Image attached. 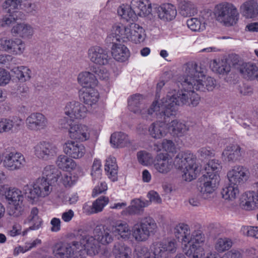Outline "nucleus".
<instances>
[{
	"mask_svg": "<svg viewBox=\"0 0 258 258\" xmlns=\"http://www.w3.org/2000/svg\"><path fill=\"white\" fill-rule=\"evenodd\" d=\"M184 74L181 79L182 89L176 94H167L164 100L165 112L172 114L178 106L186 105L196 106L199 103L200 97L195 92L196 91H212L216 85V80L211 77H206L204 70L196 63L189 62L183 67Z\"/></svg>",
	"mask_w": 258,
	"mask_h": 258,
	"instance_id": "obj_1",
	"label": "nucleus"
},
{
	"mask_svg": "<svg viewBox=\"0 0 258 258\" xmlns=\"http://www.w3.org/2000/svg\"><path fill=\"white\" fill-rule=\"evenodd\" d=\"M196 160L195 156L189 152L179 153L176 156L175 165L183 170L182 177L185 180L190 181L196 178L199 173Z\"/></svg>",
	"mask_w": 258,
	"mask_h": 258,
	"instance_id": "obj_2",
	"label": "nucleus"
},
{
	"mask_svg": "<svg viewBox=\"0 0 258 258\" xmlns=\"http://www.w3.org/2000/svg\"><path fill=\"white\" fill-rule=\"evenodd\" d=\"M157 225L155 220L148 216L141 219L135 223L132 228V236L136 241L144 242L155 234Z\"/></svg>",
	"mask_w": 258,
	"mask_h": 258,
	"instance_id": "obj_3",
	"label": "nucleus"
},
{
	"mask_svg": "<svg viewBox=\"0 0 258 258\" xmlns=\"http://www.w3.org/2000/svg\"><path fill=\"white\" fill-rule=\"evenodd\" d=\"M216 20L226 26L235 25L239 19V14L236 7L231 3H222L215 8Z\"/></svg>",
	"mask_w": 258,
	"mask_h": 258,
	"instance_id": "obj_4",
	"label": "nucleus"
},
{
	"mask_svg": "<svg viewBox=\"0 0 258 258\" xmlns=\"http://www.w3.org/2000/svg\"><path fill=\"white\" fill-rule=\"evenodd\" d=\"M51 184L44 177H40L33 183L25 185L23 191L28 199L34 201L40 197L47 196L51 190Z\"/></svg>",
	"mask_w": 258,
	"mask_h": 258,
	"instance_id": "obj_5",
	"label": "nucleus"
},
{
	"mask_svg": "<svg viewBox=\"0 0 258 258\" xmlns=\"http://www.w3.org/2000/svg\"><path fill=\"white\" fill-rule=\"evenodd\" d=\"M205 236L200 231H195L189 235V241L184 244V251L188 258H202L205 254L201 244L205 241Z\"/></svg>",
	"mask_w": 258,
	"mask_h": 258,
	"instance_id": "obj_6",
	"label": "nucleus"
},
{
	"mask_svg": "<svg viewBox=\"0 0 258 258\" xmlns=\"http://www.w3.org/2000/svg\"><path fill=\"white\" fill-rule=\"evenodd\" d=\"M78 241L71 243L59 242L52 247L54 255L57 258H85L83 250H78Z\"/></svg>",
	"mask_w": 258,
	"mask_h": 258,
	"instance_id": "obj_7",
	"label": "nucleus"
},
{
	"mask_svg": "<svg viewBox=\"0 0 258 258\" xmlns=\"http://www.w3.org/2000/svg\"><path fill=\"white\" fill-rule=\"evenodd\" d=\"M167 98V95L161 100V102L160 104V107H159L161 112L157 114V118L160 119V120L152 123L148 128L150 135L151 137L156 139H161L166 135L167 126L166 122L167 121V119L171 116L175 115L177 110L178 107L174 113L171 115L167 114L165 112L166 107L163 105V102L164 100Z\"/></svg>",
	"mask_w": 258,
	"mask_h": 258,
	"instance_id": "obj_8",
	"label": "nucleus"
},
{
	"mask_svg": "<svg viewBox=\"0 0 258 258\" xmlns=\"http://www.w3.org/2000/svg\"><path fill=\"white\" fill-rule=\"evenodd\" d=\"M94 237L89 235L86 231L79 230L76 235L77 240H79L77 247H80L78 250H83L84 254L86 252L91 255L97 254L100 249V244Z\"/></svg>",
	"mask_w": 258,
	"mask_h": 258,
	"instance_id": "obj_9",
	"label": "nucleus"
},
{
	"mask_svg": "<svg viewBox=\"0 0 258 258\" xmlns=\"http://www.w3.org/2000/svg\"><path fill=\"white\" fill-rule=\"evenodd\" d=\"M128 106L131 111L136 114H141L142 117L145 118H147L149 115H151L160 107L158 105L157 101H154L150 108H145L144 97L140 94L133 95L128 99Z\"/></svg>",
	"mask_w": 258,
	"mask_h": 258,
	"instance_id": "obj_10",
	"label": "nucleus"
},
{
	"mask_svg": "<svg viewBox=\"0 0 258 258\" xmlns=\"http://www.w3.org/2000/svg\"><path fill=\"white\" fill-rule=\"evenodd\" d=\"M177 248V243L174 239L168 241L155 242L151 246L152 258H168L169 253H174Z\"/></svg>",
	"mask_w": 258,
	"mask_h": 258,
	"instance_id": "obj_11",
	"label": "nucleus"
},
{
	"mask_svg": "<svg viewBox=\"0 0 258 258\" xmlns=\"http://www.w3.org/2000/svg\"><path fill=\"white\" fill-rule=\"evenodd\" d=\"M87 55L90 61L97 66H106L111 59L108 51L99 46L90 47Z\"/></svg>",
	"mask_w": 258,
	"mask_h": 258,
	"instance_id": "obj_12",
	"label": "nucleus"
},
{
	"mask_svg": "<svg viewBox=\"0 0 258 258\" xmlns=\"http://www.w3.org/2000/svg\"><path fill=\"white\" fill-rule=\"evenodd\" d=\"M26 126L30 131L37 132L45 130L48 124L46 117L42 113L33 112L26 119Z\"/></svg>",
	"mask_w": 258,
	"mask_h": 258,
	"instance_id": "obj_13",
	"label": "nucleus"
},
{
	"mask_svg": "<svg viewBox=\"0 0 258 258\" xmlns=\"http://www.w3.org/2000/svg\"><path fill=\"white\" fill-rule=\"evenodd\" d=\"M219 181L220 177L218 174L208 173L203 175L199 190L204 198H207L209 194L215 191Z\"/></svg>",
	"mask_w": 258,
	"mask_h": 258,
	"instance_id": "obj_14",
	"label": "nucleus"
},
{
	"mask_svg": "<svg viewBox=\"0 0 258 258\" xmlns=\"http://www.w3.org/2000/svg\"><path fill=\"white\" fill-rule=\"evenodd\" d=\"M87 109L83 104L76 101L68 102L64 108V113L71 119H81L87 114Z\"/></svg>",
	"mask_w": 258,
	"mask_h": 258,
	"instance_id": "obj_15",
	"label": "nucleus"
},
{
	"mask_svg": "<svg viewBox=\"0 0 258 258\" xmlns=\"http://www.w3.org/2000/svg\"><path fill=\"white\" fill-rule=\"evenodd\" d=\"M227 177L231 184L238 186L248 180L249 177V171L244 166H235L228 172Z\"/></svg>",
	"mask_w": 258,
	"mask_h": 258,
	"instance_id": "obj_16",
	"label": "nucleus"
},
{
	"mask_svg": "<svg viewBox=\"0 0 258 258\" xmlns=\"http://www.w3.org/2000/svg\"><path fill=\"white\" fill-rule=\"evenodd\" d=\"M25 163V158L22 153L11 152L5 156L3 164L9 170H16L23 167Z\"/></svg>",
	"mask_w": 258,
	"mask_h": 258,
	"instance_id": "obj_17",
	"label": "nucleus"
},
{
	"mask_svg": "<svg viewBox=\"0 0 258 258\" xmlns=\"http://www.w3.org/2000/svg\"><path fill=\"white\" fill-rule=\"evenodd\" d=\"M129 26H125L122 24H115L111 29V33L108 35L106 41L108 43H114L127 41Z\"/></svg>",
	"mask_w": 258,
	"mask_h": 258,
	"instance_id": "obj_18",
	"label": "nucleus"
},
{
	"mask_svg": "<svg viewBox=\"0 0 258 258\" xmlns=\"http://www.w3.org/2000/svg\"><path fill=\"white\" fill-rule=\"evenodd\" d=\"M34 152L38 158L47 160L56 155L57 148L48 142H40L34 147Z\"/></svg>",
	"mask_w": 258,
	"mask_h": 258,
	"instance_id": "obj_19",
	"label": "nucleus"
},
{
	"mask_svg": "<svg viewBox=\"0 0 258 258\" xmlns=\"http://www.w3.org/2000/svg\"><path fill=\"white\" fill-rule=\"evenodd\" d=\"M93 233L98 242L102 244L111 243L114 240L113 228L105 225H97L93 230Z\"/></svg>",
	"mask_w": 258,
	"mask_h": 258,
	"instance_id": "obj_20",
	"label": "nucleus"
},
{
	"mask_svg": "<svg viewBox=\"0 0 258 258\" xmlns=\"http://www.w3.org/2000/svg\"><path fill=\"white\" fill-rule=\"evenodd\" d=\"M25 49V44L19 39H7L2 38L0 39V50L12 52L15 54H22Z\"/></svg>",
	"mask_w": 258,
	"mask_h": 258,
	"instance_id": "obj_21",
	"label": "nucleus"
},
{
	"mask_svg": "<svg viewBox=\"0 0 258 258\" xmlns=\"http://www.w3.org/2000/svg\"><path fill=\"white\" fill-rule=\"evenodd\" d=\"M64 153L68 156L80 159L84 156L86 153L84 146L73 141H68L63 145Z\"/></svg>",
	"mask_w": 258,
	"mask_h": 258,
	"instance_id": "obj_22",
	"label": "nucleus"
},
{
	"mask_svg": "<svg viewBox=\"0 0 258 258\" xmlns=\"http://www.w3.org/2000/svg\"><path fill=\"white\" fill-rule=\"evenodd\" d=\"M154 167L158 172L167 174L173 168L172 159L167 154L160 153L156 157Z\"/></svg>",
	"mask_w": 258,
	"mask_h": 258,
	"instance_id": "obj_23",
	"label": "nucleus"
},
{
	"mask_svg": "<svg viewBox=\"0 0 258 258\" xmlns=\"http://www.w3.org/2000/svg\"><path fill=\"white\" fill-rule=\"evenodd\" d=\"M69 136L71 139L85 141L90 138L88 127L82 124H74L69 128Z\"/></svg>",
	"mask_w": 258,
	"mask_h": 258,
	"instance_id": "obj_24",
	"label": "nucleus"
},
{
	"mask_svg": "<svg viewBox=\"0 0 258 258\" xmlns=\"http://www.w3.org/2000/svg\"><path fill=\"white\" fill-rule=\"evenodd\" d=\"M240 205L245 210H251L258 208V196L253 191L244 193L240 198Z\"/></svg>",
	"mask_w": 258,
	"mask_h": 258,
	"instance_id": "obj_25",
	"label": "nucleus"
},
{
	"mask_svg": "<svg viewBox=\"0 0 258 258\" xmlns=\"http://www.w3.org/2000/svg\"><path fill=\"white\" fill-rule=\"evenodd\" d=\"M158 18L164 21L173 20L177 14L175 7L170 4H165L156 8Z\"/></svg>",
	"mask_w": 258,
	"mask_h": 258,
	"instance_id": "obj_26",
	"label": "nucleus"
},
{
	"mask_svg": "<svg viewBox=\"0 0 258 258\" xmlns=\"http://www.w3.org/2000/svg\"><path fill=\"white\" fill-rule=\"evenodd\" d=\"M241 152V148L239 145L232 144L226 146L222 153V156L226 161L235 162L240 159Z\"/></svg>",
	"mask_w": 258,
	"mask_h": 258,
	"instance_id": "obj_27",
	"label": "nucleus"
},
{
	"mask_svg": "<svg viewBox=\"0 0 258 258\" xmlns=\"http://www.w3.org/2000/svg\"><path fill=\"white\" fill-rule=\"evenodd\" d=\"M240 12L246 18H254L258 15V3L255 0H248L242 4Z\"/></svg>",
	"mask_w": 258,
	"mask_h": 258,
	"instance_id": "obj_28",
	"label": "nucleus"
},
{
	"mask_svg": "<svg viewBox=\"0 0 258 258\" xmlns=\"http://www.w3.org/2000/svg\"><path fill=\"white\" fill-rule=\"evenodd\" d=\"M81 98L86 105L92 106L98 101L99 95L98 91L93 87L83 88L81 91Z\"/></svg>",
	"mask_w": 258,
	"mask_h": 258,
	"instance_id": "obj_29",
	"label": "nucleus"
},
{
	"mask_svg": "<svg viewBox=\"0 0 258 258\" xmlns=\"http://www.w3.org/2000/svg\"><path fill=\"white\" fill-rule=\"evenodd\" d=\"M131 5L136 15H148L152 11L151 3L149 0H132Z\"/></svg>",
	"mask_w": 258,
	"mask_h": 258,
	"instance_id": "obj_30",
	"label": "nucleus"
},
{
	"mask_svg": "<svg viewBox=\"0 0 258 258\" xmlns=\"http://www.w3.org/2000/svg\"><path fill=\"white\" fill-rule=\"evenodd\" d=\"M22 124V120L18 118L10 119L7 118H0V134L18 130Z\"/></svg>",
	"mask_w": 258,
	"mask_h": 258,
	"instance_id": "obj_31",
	"label": "nucleus"
},
{
	"mask_svg": "<svg viewBox=\"0 0 258 258\" xmlns=\"http://www.w3.org/2000/svg\"><path fill=\"white\" fill-rule=\"evenodd\" d=\"M144 30L139 24L132 23L129 25L127 41L135 43H140L144 40Z\"/></svg>",
	"mask_w": 258,
	"mask_h": 258,
	"instance_id": "obj_32",
	"label": "nucleus"
},
{
	"mask_svg": "<svg viewBox=\"0 0 258 258\" xmlns=\"http://www.w3.org/2000/svg\"><path fill=\"white\" fill-rule=\"evenodd\" d=\"M111 53L113 57L118 61H124L129 56V50L123 44L118 43H112Z\"/></svg>",
	"mask_w": 258,
	"mask_h": 258,
	"instance_id": "obj_33",
	"label": "nucleus"
},
{
	"mask_svg": "<svg viewBox=\"0 0 258 258\" xmlns=\"http://www.w3.org/2000/svg\"><path fill=\"white\" fill-rule=\"evenodd\" d=\"M240 72L246 79L250 80L256 79L257 81L258 67L253 63H243L240 68Z\"/></svg>",
	"mask_w": 258,
	"mask_h": 258,
	"instance_id": "obj_34",
	"label": "nucleus"
},
{
	"mask_svg": "<svg viewBox=\"0 0 258 258\" xmlns=\"http://www.w3.org/2000/svg\"><path fill=\"white\" fill-rule=\"evenodd\" d=\"M12 33L23 38H30L33 34V28L28 24L19 23L14 25Z\"/></svg>",
	"mask_w": 258,
	"mask_h": 258,
	"instance_id": "obj_35",
	"label": "nucleus"
},
{
	"mask_svg": "<svg viewBox=\"0 0 258 258\" xmlns=\"http://www.w3.org/2000/svg\"><path fill=\"white\" fill-rule=\"evenodd\" d=\"M110 142L115 148H123L131 144L128 136L122 132H115L110 137Z\"/></svg>",
	"mask_w": 258,
	"mask_h": 258,
	"instance_id": "obj_36",
	"label": "nucleus"
},
{
	"mask_svg": "<svg viewBox=\"0 0 258 258\" xmlns=\"http://www.w3.org/2000/svg\"><path fill=\"white\" fill-rule=\"evenodd\" d=\"M79 83L83 87L94 88L97 84V79L96 76L89 72H84L79 74L78 77Z\"/></svg>",
	"mask_w": 258,
	"mask_h": 258,
	"instance_id": "obj_37",
	"label": "nucleus"
},
{
	"mask_svg": "<svg viewBox=\"0 0 258 258\" xmlns=\"http://www.w3.org/2000/svg\"><path fill=\"white\" fill-rule=\"evenodd\" d=\"M105 171L108 177L112 181L117 180L118 166L116 159L113 157H109L106 160L105 164Z\"/></svg>",
	"mask_w": 258,
	"mask_h": 258,
	"instance_id": "obj_38",
	"label": "nucleus"
},
{
	"mask_svg": "<svg viewBox=\"0 0 258 258\" xmlns=\"http://www.w3.org/2000/svg\"><path fill=\"white\" fill-rule=\"evenodd\" d=\"M174 233L175 237L181 239L182 243L189 241L190 230L188 225L183 223L177 224L174 229Z\"/></svg>",
	"mask_w": 258,
	"mask_h": 258,
	"instance_id": "obj_39",
	"label": "nucleus"
},
{
	"mask_svg": "<svg viewBox=\"0 0 258 258\" xmlns=\"http://www.w3.org/2000/svg\"><path fill=\"white\" fill-rule=\"evenodd\" d=\"M43 177L50 184L57 181L61 175V172L53 165L46 166L43 171Z\"/></svg>",
	"mask_w": 258,
	"mask_h": 258,
	"instance_id": "obj_40",
	"label": "nucleus"
},
{
	"mask_svg": "<svg viewBox=\"0 0 258 258\" xmlns=\"http://www.w3.org/2000/svg\"><path fill=\"white\" fill-rule=\"evenodd\" d=\"M168 128L172 135L177 137L183 136L188 130L184 123L177 120H172L169 123Z\"/></svg>",
	"mask_w": 258,
	"mask_h": 258,
	"instance_id": "obj_41",
	"label": "nucleus"
},
{
	"mask_svg": "<svg viewBox=\"0 0 258 258\" xmlns=\"http://www.w3.org/2000/svg\"><path fill=\"white\" fill-rule=\"evenodd\" d=\"M112 253L114 258H132V249L124 244H115Z\"/></svg>",
	"mask_w": 258,
	"mask_h": 258,
	"instance_id": "obj_42",
	"label": "nucleus"
},
{
	"mask_svg": "<svg viewBox=\"0 0 258 258\" xmlns=\"http://www.w3.org/2000/svg\"><path fill=\"white\" fill-rule=\"evenodd\" d=\"M150 205L148 201H141L140 199H135L132 201V205L126 209L127 213L130 215L139 214L143 211V209Z\"/></svg>",
	"mask_w": 258,
	"mask_h": 258,
	"instance_id": "obj_43",
	"label": "nucleus"
},
{
	"mask_svg": "<svg viewBox=\"0 0 258 258\" xmlns=\"http://www.w3.org/2000/svg\"><path fill=\"white\" fill-rule=\"evenodd\" d=\"M6 199L9 204L23 202V196L22 191L16 188H9L5 192Z\"/></svg>",
	"mask_w": 258,
	"mask_h": 258,
	"instance_id": "obj_44",
	"label": "nucleus"
},
{
	"mask_svg": "<svg viewBox=\"0 0 258 258\" xmlns=\"http://www.w3.org/2000/svg\"><path fill=\"white\" fill-rule=\"evenodd\" d=\"M239 193L238 186L231 184L229 182L228 186L223 187L221 191L223 198L226 200L233 201L235 199Z\"/></svg>",
	"mask_w": 258,
	"mask_h": 258,
	"instance_id": "obj_45",
	"label": "nucleus"
},
{
	"mask_svg": "<svg viewBox=\"0 0 258 258\" xmlns=\"http://www.w3.org/2000/svg\"><path fill=\"white\" fill-rule=\"evenodd\" d=\"M179 13L183 17H189L197 13L195 5L190 1H182L179 4Z\"/></svg>",
	"mask_w": 258,
	"mask_h": 258,
	"instance_id": "obj_46",
	"label": "nucleus"
},
{
	"mask_svg": "<svg viewBox=\"0 0 258 258\" xmlns=\"http://www.w3.org/2000/svg\"><path fill=\"white\" fill-rule=\"evenodd\" d=\"M57 166L63 170H70L74 169L76 166L75 162L71 158L65 155H60L56 160Z\"/></svg>",
	"mask_w": 258,
	"mask_h": 258,
	"instance_id": "obj_47",
	"label": "nucleus"
},
{
	"mask_svg": "<svg viewBox=\"0 0 258 258\" xmlns=\"http://www.w3.org/2000/svg\"><path fill=\"white\" fill-rule=\"evenodd\" d=\"M112 228H113L114 231L117 233L123 238H128L130 235L131 230L129 228L128 225L125 222L118 221L113 225Z\"/></svg>",
	"mask_w": 258,
	"mask_h": 258,
	"instance_id": "obj_48",
	"label": "nucleus"
},
{
	"mask_svg": "<svg viewBox=\"0 0 258 258\" xmlns=\"http://www.w3.org/2000/svg\"><path fill=\"white\" fill-rule=\"evenodd\" d=\"M211 67L214 72L220 74H227L230 71V66L225 60H214Z\"/></svg>",
	"mask_w": 258,
	"mask_h": 258,
	"instance_id": "obj_49",
	"label": "nucleus"
},
{
	"mask_svg": "<svg viewBox=\"0 0 258 258\" xmlns=\"http://www.w3.org/2000/svg\"><path fill=\"white\" fill-rule=\"evenodd\" d=\"M117 13L127 21H134L136 18V14L131 6L123 5L120 6L117 9Z\"/></svg>",
	"mask_w": 258,
	"mask_h": 258,
	"instance_id": "obj_50",
	"label": "nucleus"
},
{
	"mask_svg": "<svg viewBox=\"0 0 258 258\" xmlns=\"http://www.w3.org/2000/svg\"><path fill=\"white\" fill-rule=\"evenodd\" d=\"M38 210L36 208H33L31 211V213L28 217L27 220L31 225L29 227L31 230H37L41 226L42 220L38 216Z\"/></svg>",
	"mask_w": 258,
	"mask_h": 258,
	"instance_id": "obj_51",
	"label": "nucleus"
},
{
	"mask_svg": "<svg viewBox=\"0 0 258 258\" xmlns=\"http://www.w3.org/2000/svg\"><path fill=\"white\" fill-rule=\"evenodd\" d=\"M109 199L105 196H101L95 201L90 208L89 212L90 214L97 213L102 211L104 207L108 203Z\"/></svg>",
	"mask_w": 258,
	"mask_h": 258,
	"instance_id": "obj_52",
	"label": "nucleus"
},
{
	"mask_svg": "<svg viewBox=\"0 0 258 258\" xmlns=\"http://www.w3.org/2000/svg\"><path fill=\"white\" fill-rule=\"evenodd\" d=\"M14 73L17 78L21 82L28 81L31 78V71L26 67H18L15 69Z\"/></svg>",
	"mask_w": 258,
	"mask_h": 258,
	"instance_id": "obj_53",
	"label": "nucleus"
},
{
	"mask_svg": "<svg viewBox=\"0 0 258 258\" xmlns=\"http://www.w3.org/2000/svg\"><path fill=\"white\" fill-rule=\"evenodd\" d=\"M9 210V214L10 216L18 217L25 213V208L23 205V202L20 203H13Z\"/></svg>",
	"mask_w": 258,
	"mask_h": 258,
	"instance_id": "obj_54",
	"label": "nucleus"
},
{
	"mask_svg": "<svg viewBox=\"0 0 258 258\" xmlns=\"http://www.w3.org/2000/svg\"><path fill=\"white\" fill-rule=\"evenodd\" d=\"M188 27L192 31H200L205 29V23H202L200 20L192 18L187 20Z\"/></svg>",
	"mask_w": 258,
	"mask_h": 258,
	"instance_id": "obj_55",
	"label": "nucleus"
},
{
	"mask_svg": "<svg viewBox=\"0 0 258 258\" xmlns=\"http://www.w3.org/2000/svg\"><path fill=\"white\" fill-rule=\"evenodd\" d=\"M232 245L231 240L228 238H219L216 243L215 248L220 252L228 250Z\"/></svg>",
	"mask_w": 258,
	"mask_h": 258,
	"instance_id": "obj_56",
	"label": "nucleus"
},
{
	"mask_svg": "<svg viewBox=\"0 0 258 258\" xmlns=\"http://www.w3.org/2000/svg\"><path fill=\"white\" fill-rule=\"evenodd\" d=\"M137 156L138 162L143 165H148L152 162L151 154L147 151H139Z\"/></svg>",
	"mask_w": 258,
	"mask_h": 258,
	"instance_id": "obj_57",
	"label": "nucleus"
},
{
	"mask_svg": "<svg viewBox=\"0 0 258 258\" xmlns=\"http://www.w3.org/2000/svg\"><path fill=\"white\" fill-rule=\"evenodd\" d=\"M221 166L219 162L217 160L213 159L209 161L205 167L207 171L206 174H218V172L220 169Z\"/></svg>",
	"mask_w": 258,
	"mask_h": 258,
	"instance_id": "obj_58",
	"label": "nucleus"
},
{
	"mask_svg": "<svg viewBox=\"0 0 258 258\" xmlns=\"http://www.w3.org/2000/svg\"><path fill=\"white\" fill-rule=\"evenodd\" d=\"M101 163L99 160H94L92 167L91 175L94 179L100 178L101 175Z\"/></svg>",
	"mask_w": 258,
	"mask_h": 258,
	"instance_id": "obj_59",
	"label": "nucleus"
},
{
	"mask_svg": "<svg viewBox=\"0 0 258 258\" xmlns=\"http://www.w3.org/2000/svg\"><path fill=\"white\" fill-rule=\"evenodd\" d=\"M135 258H151L150 252L147 247L139 246L135 249Z\"/></svg>",
	"mask_w": 258,
	"mask_h": 258,
	"instance_id": "obj_60",
	"label": "nucleus"
},
{
	"mask_svg": "<svg viewBox=\"0 0 258 258\" xmlns=\"http://www.w3.org/2000/svg\"><path fill=\"white\" fill-rule=\"evenodd\" d=\"M243 234L258 239V227L245 226L242 228Z\"/></svg>",
	"mask_w": 258,
	"mask_h": 258,
	"instance_id": "obj_61",
	"label": "nucleus"
},
{
	"mask_svg": "<svg viewBox=\"0 0 258 258\" xmlns=\"http://www.w3.org/2000/svg\"><path fill=\"white\" fill-rule=\"evenodd\" d=\"M23 15L20 11H15L12 15H10L9 17H5L3 18V22L2 25L3 26L9 25L13 21L18 19L19 18L21 19V16Z\"/></svg>",
	"mask_w": 258,
	"mask_h": 258,
	"instance_id": "obj_62",
	"label": "nucleus"
},
{
	"mask_svg": "<svg viewBox=\"0 0 258 258\" xmlns=\"http://www.w3.org/2000/svg\"><path fill=\"white\" fill-rule=\"evenodd\" d=\"M198 153L203 158L212 157L215 155V151L210 147L201 148L198 151Z\"/></svg>",
	"mask_w": 258,
	"mask_h": 258,
	"instance_id": "obj_63",
	"label": "nucleus"
},
{
	"mask_svg": "<svg viewBox=\"0 0 258 258\" xmlns=\"http://www.w3.org/2000/svg\"><path fill=\"white\" fill-rule=\"evenodd\" d=\"M163 149L169 153H173L175 151L176 148L174 143L170 140L164 139L162 143Z\"/></svg>",
	"mask_w": 258,
	"mask_h": 258,
	"instance_id": "obj_64",
	"label": "nucleus"
}]
</instances>
